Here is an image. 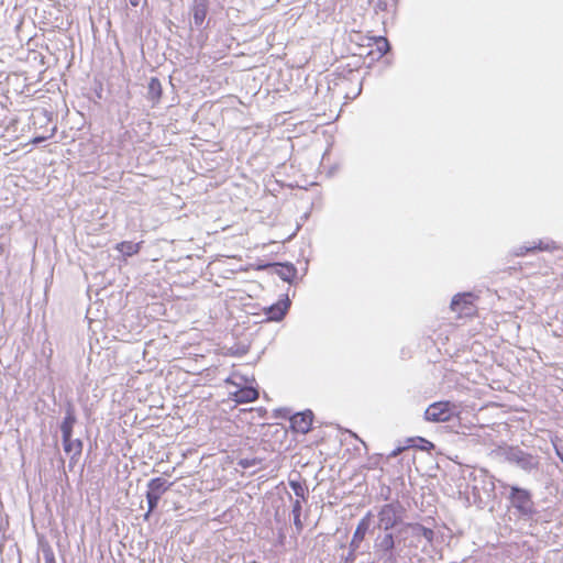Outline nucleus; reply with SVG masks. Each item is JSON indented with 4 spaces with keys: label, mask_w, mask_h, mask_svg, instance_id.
Masks as SVG:
<instances>
[{
    "label": "nucleus",
    "mask_w": 563,
    "mask_h": 563,
    "mask_svg": "<svg viewBox=\"0 0 563 563\" xmlns=\"http://www.w3.org/2000/svg\"><path fill=\"white\" fill-rule=\"evenodd\" d=\"M284 280H290L296 275V269L292 265H282V269L278 272Z\"/></svg>",
    "instance_id": "nucleus-20"
},
{
    "label": "nucleus",
    "mask_w": 563,
    "mask_h": 563,
    "mask_svg": "<svg viewBox=\"0 0 563 563\" xmlns=\"http://www.w3.org/2000/svg\"><path fill=\"white\" fill-rule=\"evenodd\" d=\"M287 305L285 303H277L273 305L267 310L268 319L271 320H280L284 318L286 313Z\"/></svg>",
    "instance_id": "nucleus-16"
},
{
    "label": "nucleus",
    "mask_w": 563,
    "mask_h": 563,
    "mask_svg": "<svg viewBox=\"0 0 563 563\" xmlns=\"http://www.w3.org/2000/svg\"><path fill=\"white\" fill-rule=\"evenodd\" d=\"M313 413L310 410L297 412L290 418V429L296 433L306 434L311 430Z\"/></svg>",
    "instance_id": "nucleus-5"
},
{
    "label": "nucleus",
    "mask_w": 563,
    "mask_h": 563,
    "mask_svg": "<svg viewBox=\"0 0 563 563\" xmlns=\"http://www.w3.org/2000/svg\"><path fill=\"white\" fill-rule=\"evenodd\" d=\"M553 445H554L556 455L559 456V459L563 463V448L562 449L558 448L554 441H553Z\"/></svg>",
    "instance_id": "nucleus-23"
},
{
    "label": "nucleus",
    "mask_w": 563,
    "mask_h": 563,
    "mask_svg": "<svg viewBox=\"0 0 563 563\" xmlns=\"http://www.w3.org/2000/svg\"><path fill=\"white\" fill-rule=\"evenodd\" d=\"M408 527H413V528L418 529L420 531V533L422 534V537L426 538L429 542H431L433 540L434 532L432 529L426 528L418 523L417 525L408 523Z\"/></svg>",
    "instance_id": "nucleus-21"
},
{
    "label": "nucleus",
    "mask_w": 563,
    "mask_h": 563,
    "mask_svg": "<svg viewBox=\"0 0 563 563\" xmlns=\"http://www.w3.org/2000/svg\"><path fill=\"white\" fill-rule=\"evenodd\" d=\"M509 499L511 505L522 515H530L533 510V501L529 490L517 486L510 487Z\"/></svg>",
    "instance_id": "nucleus-3"
},
{
    "label": "nucleus",
    "mask_w": 563,
    "mask_h": 563,
    "mask_svg": "<svg viewBox=\"0 0 563 563\" xmlns=\"http://www.w3.org/2000/svg\"><path fill=\"white\" fill-rule=\"evenodd\" d=\"M455 408V405L451 401H435L427 408L424 419L431 422L450 421L454 416Z\"/></svg>",
    "instance_id": "nucleus-2"
},
{
    "label": "nucleus",
    "mask_w": 563,
    "mask_h": 563,
    "mask_svg": "<svg viewBox=\"0 0 563 563\" xmlns=\"http://www.w3.org/2000/svg\"><path fill=\"white\" fill-rule=\"evenodd\" d=\"M172 483H168L162 477L152 478L147 484L146 499L148 509L144 515V519L147 520L150 515L156 509L161 497L168 490Z\"/></svg>",
    "instance_id": "nucleus-1"
},
{
    "label": "nucleus",
    "mask_w": 563,
    "mask_h": 563,
    "mask_svg": "<svg viewBox=\"0 0 563 563\" xmlns=\"http://www.w3.org/2000/svg\"><path fill=\"white\" fill-rule=\"evenodd\" d=\"M371 517L372 515L367 514L360 520L350 543L352 549H357L361 545L362 541L364 540L371 526Z\"/></svg>",
    "instance_id": "nucleus-7"
},
{
    "label": "nucleus",
    "mask_w": 563,
    "mask_h": 563,
    "mask_svg": "<svg viewBox=\"0 0 563 563\" xmlns=\"http://www.w3.org/2000/svg\"><path fill=\"white\" fill-rule=\"evenodd\" d=\"M368 46H375V54L378 58L383 57L390 48L389 42L386 37L383 36H375V37H367Z\"/></svg>",
    "instance_id": "nucleus-11"
},
{
    "label": "nucleus",
    "mask_w": 563,
    "mask_h": 563,
    "mask_svg": "<svg viewBox=\"0 0 563 563\" xmlns=\"http://www.w3.org/2000/svg\"><path fill=\"white\" fill-rule=\"evenodd\" d=\"M363 64L364 62L362 60L361 57L353 56L349 58L345 63H341L339 69L341 74L353 73L355 70L361 69Z\"/></svg>",
    "instance_id": "nucleus-14"
},
{
    "label": "nucleus",
    "mask_w": 563,
    "mask_h": 563,
    "mask_svg": "<svg viewBox=\"0 0 563 563\" xmlns=\"http://www.w3.org/2000/svg\"><path fill=\"white\" fill-rule=\"evenodd\" d=\"M207 15V8L205 5L196 7L194 10V20L195 23L200 25L205 21Z\"/></svg>",
    "instance_id": "nucleus-19"
},
{
    "label": "nucleus",
    "mask_w": 563,
    "mask_h": 563,
    "mask_svg": "<svg viewBox=\"0 0 563 563\" xmlns=\"http://www.w3.org/2000/svg\"><path fill=\"white\" fill-rule=\"evenodd\" d=\"M378 518L385 530L391 529L400 519L398 507L394 504L384 505L378 514Z\"/></svg>",
    "instance_id": "nucleus-6"
},
{
    "label": "nucleus",
    "mask_w": 563,
    "mask_h": 563,
    "mask_svg": "<svg viewBox=\"0 0 563 563\" xmlns=\"http://www.w3.org/2000/svg\"><path fill=\"white\" fill-rule=\"evenodd\" d=\"M394 545L395 542L391 533L386 534L379 544V547L386 552L391 551L394 549Z\"/></svg>",
    "instance_id": "nucleus-22"
},
{
    "label": "nucleus",
    "mask_w": 563,
    "mask_h": 563,
    "mask_svg": "<svg viewBox=\"0 0 563 563\" xmlns=\"http://www.w3.org/2000/svg\"><path fill=\"white\" fill-rule=\"evenodd\" d=\"M130 2L133 7L139 5V0H130Z\"/></svg>",
    "instance_id": "nucleus-27"
},
{
    "label": "nucleus",
    "mask_w": 563,
    "mask_h": 563,
    "mask_svg": "<svg viewBox=\"0 0 563 563\" xmlns=\"http://www.w3.org/2000/svg\"><path fill=\"white\" fill-rule=\"evenodd\" d=\"M163 95L162 84L158 78L153 77L148 82L147 98L155 106L161 101Z\"/></svg>",
    "instance_id": "nucleus-10"
},
{
    "label": "nucleus",
    "mask_w": 563,
    "mask_h": 563,
    "mask_svg": "<svg viewBox=\"0 0 563 563\" xmlns=\"http://www.w3.org/2000/svg\"><path fill=\"white\" fill-rule=\"evenodd\" d=\"M142 243V241L137 243L131 241H122L117 244L115 249L124 256H133L141 251Z\"/></svg>",
    "instance_id": "nucleus-13"
},
{
    "label": "nucleus",
    "mask_w": 563,
    "mask_h": 563,
    "mask_svg": "<svg viewBox=\"0 0 563 563\" xmlns=\"http://www.w3.org/2000/svg\"><path fill=\"white\" fill-rule=\"evenodd\" d=\"M452 311L456 312L460 318L473 317L476 313V306L471 294H457L451 302Z\"/></svg>",
    "instance_id": "nucleus-4"
},
{
    "label": "nucleus",
    "mask_w": 563,
    "mask_h": 563,
    "mask_svg": "<svg viewBox=\"0 0 563 563\" xmlns=\"http://www.w3.org/2000/svg\"><path fill=\"white\" fill-rule=\"evenodd\" d=\"M301 503L299 499H296L292 504V516H294V525L298 532H300L303 528L302 521H301Z\"/></svg>",
    "instance_id": "nucleus-18"
},
{
    "label": "nucleus",
    "mask_w": 563,
    "mask_h": 563,
    "mask_svg": "<svg viewBox=\"0 0 563 563\" xmlns=\"http://www.w3.org/2000/svg\"><path fill=\"white\" fill-rule=\"evenodd\" d=\"M405 449H407V448H406V446H405V448H398V449H396V450L391 453V455H393V456H397V455H398V454H400Z\"/></svg>",
    "instance_id": "nucleus-25"
},
{
    "label": "nucleus",
    "mask_w": 563,
    "mask_h": 563,
    "mask_svg": "<svg viewBox=\"0 0 563 563\" xmlns=\"http://www.w3.org/2000/svg\"><path fill=\"white\" fill-rule=\"evenodd\" d=\"M76 422L75 416L71 412H68V415L65 417L64 421L62 422L60 430L63 438H69L73 434V427Z\"/></svg>",
    "instance_id": "nucleus-17"
},
{
    "label": "nucleus",
    "mask_w": 563,
    "mask_h": 563,
    "mask_svg": "<svg viewBox=\"0 0 563 563\" xmlns=\"http://www.w3.org/2000/svg\"><path fill=\"white\" fill-rule=\"evenodd\" d=\"M64 451L70 455L71 460H77L81 455L82 443L80 440H73L71 437L63 438Z\"/></svg>",
    "instance_id": "nucleus-9"
},
{
    "label": "nucleus",
    "mask_w": 563,
    "mask_h": 563,
    "mask_svg": "<svg viewBox=\"0 0 563 563\" xmlns=\"http://www.w3.org/2000/svg\"><path fill=\"white\" fill-rule=\"evenodd\" d=\"M258 398V390L254 387H242L233 394V400L236 404H246L255 401Z\"/></svg>",
    "instance_id": "nucleus-8"
},
{
    "label": "nucleus",
    "mask_w": 563,
    "mask_h": 563,
    "mask_svg": "<svg viewBox=\"0 0 563 563\" xmlns=\"http://www.w3.org/2000/svg\"><path fill=\"white\" fill-rule=\"evenodd\" d=\"M45 140H46V137H45V136H36V137H33V139L31 140V143H32V144H34V145H36V144H40L41 142L45 141Z\"/></svg>",
    "instance_id": "nucleus-24"
},
{
    "label": "nucleus",
    "mask_w": 563,
    "mask_h": 563,
    "mask_svg": "<svg viewBox=\"0 0 563 563\" xmlns=\"http://www.w3.org/2000/svg\"><path fill=\"white\" fill-rule=\"evenodd\" d=\"M516 462L525 471H531L539 467L538 459L530 453L521 452L516 457Z\"/></svg>",
    "instance_id": "nucleus-12"
},
{
    "label": "nucleus",
    "mask_w": 563,
    "mask_h": 563,
    "mask_svg": "<svg viewBox=\"0 0 563 563\" xmlns=\"http://www.w3.org/2000/svg\"><path fill=\"white\" fill-rule=\"evenodd\" d=\"M412 446H417L424 451H431L434 449V444L431 441H429L424 438H421V437L409 438L407 440L406 448H412Z\"/></svg>",
    "instance_id": "nucleus-15"
},
{
    "label": "nucleus",
    "mask_w": 563,
    "mask_h": 563,
    "mask_svg": "<svg viewBox=\"0 0 563 563\" xmlns=\"http://www.w3.org/2000/svg\"><path fill=\"white\" fill-rule=\"evenodd\" d=\"M46 563H56L53 554L49 558H46Z\"/></svg>",
    "instance_id": "nucleus-26"
}]
</instances>
